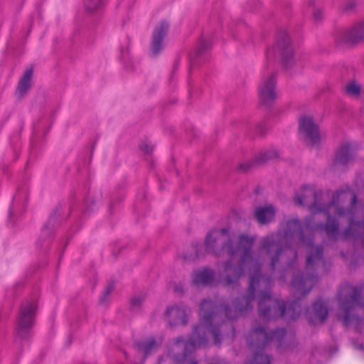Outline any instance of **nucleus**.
Segmentation results:
<instances>
[{
	"label": "nucleus",
	"instance_id": "obj_27",
	"mask_svg": "<svg viewBox=\"0 0 364 364\" xmlns=\"http://www.w3.org/2000/svg\"><path fill=\"white\" fill-rule=\"evenodd\" d=\"M183 341V338H178L176 340V344L179 345L181 342Z\"/></svg>",
	"mask_w": 364,
	"mask_h": 364
},
{
	"label": "nucleus",
	"instance_id": "obj_3",
	"mask_svg": "<svg viewBox=\"0 0 364 364\" xmlns=\"http://www.w3.org/2000/svg\"><path fill=\"white\" fill-rule=\"evenodd\" d=\"M199 315L200 323L195 327L188 341L185 343L184 361L186 360L188 353H191L197 348L205 346L209 333L212 334L214 343L219 344L220 342L219 328L223 330L229 326L225 321L220 323V318L217 313V307L211 300L205 299L202 301Z\"/></svg>",
	"mask_w": 364,
	"mask_h": 364
},
{
	"label": "nucleus",
	"instance_id": "obj_11",
	"mask_svg": "<svg viewBox=\"0 0 364 364\" xmlns=\"http://www.w3.org/2000/svg\"><path fill=\"white\" fill-rule=\"evenodd\" d=\"M168 29L169 23L166 21H161L155 26L151 41V51L154 55H157L163 49L164 41Z\"/></svg>",
	"mask_w": 364,
	"mask_h": 364
},
{
	"label": "nucleus",
	"instance_id": "obj_26",
	"mask_svg": "<svg viewBox=\"0 0 364 364\" xmlns=\"http://www.w3.org/2000/svg\"><path fill=\"white\" fill-rule=\"evenodd\" d=\"M261 157H262V160L264 161L272 158V156H266L265 154H261Z\"/></svg>",
	"mask_w": 364,
	"mask_h": 364
},
{
	"label": "nucleus",
	"instance_id": "obj_21",
	"mask_svg": "<svg viewBox=\"0 0 364 364\" xmlns=\"http://www.w3.org/2000/svg\"><path fill=\"white\" fill-rule=\"evenodd\" d=\"M102 0H85L86 9L90 11H93L102 5Z\"/></svg>",
	"mask_w": 364,
	"mask_h": 364
},
{
	"label": "nucleus",
	"instance_id": "obj_15",
	"mask_svg": "<svg viewBox=\"0 0 364 364\" xmlns=\"http://www.w3.org/2000/svg\"><path fill=\"white\" fill-rule=\"evenodd\" d=\"M276 210L272 205L257 207L254 210V216L260 225L271 223L275 217Z\"/></svg>",
	"mask_w": 364,
	"mask_h": 364
},
{
	"label": "nucleus",
	"instance_id": "obj_28",
	"mask_svg": "<svg viewBox=\"0 0 364 364\" xmlns=\"http://www.w3.org/2000/svg\"><path fill=\"white\" fill-rule=\"evenodd\" d=\"M349 235V230H346V232L343 234V235L342 237H347Z\"/></svg>",
	"mask_w": 364,
	"mask_h": 364
},
{
	"label": "nucleus",
	"instance_id": "obj_20",
	"mask_svg": "<svg viewBox=\"0 0 364 364\" xmlns=\"http://www.w3.org/2000/svg\"><path fill=\"white\" fill-rule=\"evenodd\" d=\"M343 92L347 97L357 100L361 94V86L355 81L349 82L344 86Z\"/></svg>",
	"mask_w": 364,
	"mask_h": 364
},
{
	"label": "nucleus",
	"instance_id": "obj_16",
	"mask_svg": "<svg viewBox=\"0 0 364 364\" xmlns=\"http://www.w3.org/2000/svg\"><path fill=\"white\" fill-rule=\"evenodd\" d=\"M275 55H281L283 60L287 63L289 58L293 55V50L290 43V38L287 35H284L279 39L273 48Z\"/></svg>",
	"mask_w": 364,
	"mask_h": 364
},
{
	"label": "nucleus",
	"instance_id": "obj_9",
	"mask_svg": "<svg viewBox=\"0 0 364 364\" xmlns=\"http://www.w3.org/2000/svg\"><path fill=\"white\" fill-rule=\"evenodd\" d=\"M316 282L317 277L313 274L294 275L291 281V287L298 296H305Z\"/></svg>",
	"mask_w": 364,
	"mask_h": 364
},
{
	"label": "nucleus",
	"instance_id": "obj_32",
	"mask_svg": "<svg viewBox=\"0 0 364 364\" xmlns=\"http://www.w3.org/2000/svg\"><path fill=\"white\" fill-rule=\"evenodd\" d=\"M205 41L203 39H202L200 42V46H203V44H205Z\"/></svg>",
	"mask_w": 364,
	"mask_h": 364
},
{
	"label": "nucleus",
	"instance_id": "obj_7",
	"mask_svg": "<svg viewBox=\"0 0 364 364\" xmlns=\"http://www.w3.org/2000/svg\"><path fill=\"white\" fill-rule=\"evenodd\" d=\"M258 95L260 102L264 105H270L274 102L277 96L274 74L262 79L258 87Z\"/></svg>",
	"mask_w": 364,
	"mask_h": 364
},
{
	"label": "nucleus",
	"instance_id": "obj_2",
	"mask_svg": "<svg viewBox=\"0 0 364 364\" xmlns=\"http://www.w3.org/2000/svg\"><path fill=\"white\" fill-rule=\"evenodd\" d=\"M255 240V236L242 234L238 237L237 243L234 244L228 231L224 228L213 230L206 235L205 247L208 253L218 257L227 255L230 259L225 263V285H237L239 279L247 271L250 275L247 295L235 301L232 308L225 307V316L230 320L251 309L258 290L261 291L258 302L261 318L267 321L277 318H283L287 321L294 320L299 316L301 311L299 301L284 302L273 299L269 292L266 291L270 287L271 280L260 274L261 259L269 260L272 270H274L277 265L282 262L279 261L272 267L269 257L261 253V247L258 258L254 257L252 247ZM262 244L261 242L260 246Z\"/></svg>",
	"mask_w": 364,
	"mask_h": 364
},
{
	"label": "nucleus",
	"instance_id": "obj_24",
	"mask_svg": "<svg viewBox=\"0 0 364 364\" xmlns=\"http://www.w3.org/2000/svg\"><path fill=\"white\" fill-rule=\"evenodd\" d=\"M192 249H193V250H196L195 255H190V256L184 255V259L186 260L195 259L196 258H198L199 257V255H198V250H196V247H193Z\"/></svg>",
	"mask_w": 364,
	"mask_h": 364
},
{
	"label": "nucleus",
	"instance_id": "obj_12",
	"mask_svg": "<svg viewBox=\"0 0 364 364\" xmlns=\"http://www.w3.org/2000/svg\"><path fill=\"white\" fill-rule=\"evenodd\" d=\"M166 321L170 326L187 323V311L185 307L173 306L167 309L165 316Z\"/></svg>",
	"mask_w": 364,
	"mask_h": 364
},
{
	"label": "nucleus",
	"instance_id": "obj_33",
	"mask_svg": "<svg viewBox=\"0 0 364 364\" xmlns=\"http://www.w3.org/2000/svg\"><path fill=\"white\" fill-rule=\"evenodd\" d=\"M353 6H354V3H351L350 4V8H346V10H349V9H352Z\"/></svg>",
	"mask_w": 364,
	"mask_h": 364
},
{
	"label": "nucleus",
	"instance_id": "obj_34",
	"mask_svg": "<svg viewBox=\"0 0 364 364\" xmlns=\"http://www.w3.org/2000/svg\"><path fill=\"white\" fill-rule=\"evenodd\" d=\"M230 330L232 331V333L234 334V328H233L232 326L230 325Z\"/></svg>",
	"mask_w": 364,
	"mask_h": 364
},
{
	"label": "nucleus",
	"instance_id": "obj_8",
	"mask_svg": "<svg viewBox=\"0 0 364 364\" xmlns=\"http://www.w3.org/2000/svg\"><path fill=\"white\" fill-rule=\"evenodd\" d=\"M36 310V304L34 301L22 305L18 320V333L21 337L23 336L24 331L33 326Z\"/></svg>",
	"mask_w": 364,
	"mask_h": 364
},
{
	"label": "nucleus",
	"instance_id": "obj_4",
	"mask_svg": "<svg viewBox=\"0 0 364 364\" xmlns=\"http://www.w3.org/2000/svg\"><path fill=\"white\" fill-rule=\"evenodd\" d=\"M285 334L284 328L269 332L263 328L254 326L247 338L248 345L253 350L252 358L247 364H270V357L264 353V349L271 341L280 343Z\"/></svg>",
	"mask_w": 364,
	"mask_h": 364
},
{
	"label": "nucleus",
	"instance_id": "obj_19",
	"mask_svg": "<svg viewBox=\"0 0 364 364\" xmlns=\"http://www.w3.org/2000/svg\"><path fill=\"white\" fill-rule=\"evenodd\" d=\"M32 75V68H28L25 70L23 75L18 82L17 88V92L19 95H23L30 88Z\"/></svg>",
	"mask_w": 364,
	"mask_h": 364
},
{
	"label": "nucleus",
	"instance_id": "obj_22",
	"mask_svg": "<svg viewBox=\"0 0 364 364\" xmlns=\"http://www.w3.org/2000/svg\"><path fill=\"white\" fill-rule=\"evenodd\" d=\"M314 18L316 21H320L323 17V11L319 8H314L313 11Z\"/></svg>",
	"mask_w": 364,
	"mask_h": 364
},
{
	"label": "nucleus",
	"instance_id": "obj_14",
	"mask_svg": "<svg viewBox=\"0 0 364 364\" xmlns=\"http://www.w3.org/2000/svg\"><path fill=\"white\" fill-rule=\"evenodd\" d=\"M328 314L326 304L319 300L314 303L312 311L307 312V318L311 323H323Z\"/></svg>",
	"mask_w": 364,
	"mask_h": 364
},
{
	"label": "nucleus",
	"instance_id": "obj_13",
	"mask_svg": "<svg viewBox=\"0 0 364 364\" xmlns=\"http://www.w3.org/2000/svg\"><path fill=\"white\" fill-rule=\"evenodd\" d=\"M215 271L210 268L204 267L193 272L192 283L196 286L211 285L215 280Z\"/></svg>",
	"mask_w": 364,
	"mask_h": 364
},
{
	"label": "nucleus",
	"instance_id": "obj_6",
	"mask_svg": "<svg viewBox=\"0 0 364 364\" xmlns=\"http://www.w3.org/2000/svg\"><path fill=\"white\" fill-rule=\"evenodd\" d=\"M299 130L300 137L307 146L318 147L321 144L323 136L311 117L304 116L300 118Z\"/></svg>",
	"mask_w": 364,
	"mask_h": 364
},
{
	"label": "nucleus",
	"instance_id": "obj_17",
	"mask_svg": "<svg viewBox=\"0 0 364 364\" xmlns=\"http://www.w3.org/2000/svg\"><path fill=\"white\" fill-rule=\"evenodd\" d=\"M346 41L357 43L364 41V20L355 23L345 34Z\"/></svg>",
	"mask_w": 364,
	"mask_h": 364
},
{
	"label": "nucleus",
	"instance_id": "obj_10",
	"mask_svg": "<svg viewBox=\"0 0 364 364\" xmlns=\"http://www.w3.org/2000/svg\"><path fill=\"white\" fill-rule=\"evenodd\" d=\"M353 162V154L349 144H343L336 151L332 162L334 170L344 171Z\"/></svg>",
	"mask_w": 364,
	"mask_h": 364
},
{
	"label": "nucleus",
	"instance_id": "obj_31",
	"mask_svg": "<svg viewBox=\"0 0 364 364\" xmlns=\"http://www.w3.org/2000/svg\"><path fill=\"white\" fill-rule=\"evenodd\" d=\"M359 180H363V183L362 184V186L364 188V174L359 178Z\"/></svg>",
	"mask_w": 364,
	"mask_h": 364
},
{
	"label": "nucleus",
	"instance_id": "obj_1",
	"mask_svg": "<svg viewBox=\"0 0 364 364\" xmlns=\"http://www.w3.org/2000/svg\"><path fill=\"white\" fill-rule=\"evenodd\" d=\"M323 194L317 192L312 186H304L296 192L294 202L301 206L308 205L311 216L306 218L305 226L296 218L284 220L279 225L276 233L266 235L262 239L261 253L269 257L272 266L278 262L290 267L297 259V252L291 247L305 248L306 257V271H315L320 264H323V247L314 246L311 235L323 229L328 238L338 239V223L335 217H348L349 227L354 225L352 214L355 203L356 196L350 190L336 191L328 205H323Z\"/></svg>",
	"mask_w": 364,
	"mask_h": 364
},
{
	"label": "nucleus",
	"instance_id": "obj_18",
	"mask_svg": "<svg viewBox=\"0 0 364 364\" xmlns=\"http://www.w3.org/2000/svg\"><path fill=\"white\" fill-rule=\"evenodd\" d=\"M135 348L140 354L146 358L157 348V345L154 338H150L144 341L138 342L136 343Z\"/></svg>",
	"mask_w": 364,
	"mask_h": 364
},
{
	"label": "nucleus",
	"instance_id": "obj_25",
	"mask_svg": "<svg viewBox=\"0 0 364 364\" xmlns=\"http://www.w3.org/2000/svg\"><path fill=\"white\" fill-rule=\"evenodd\" d=\"M141 299L139 297H135L132 299V307L138 306L141 304Z\"/></svg>",
	"mask_w": 364,
	"mask_h": 364
},
{
	"label": "nucleus",
	"instance_id": "obj_23",
	"mask_svg": "<svg viewBox=\"0 0 364 364\" xmlns=\"http://www.w3.org/2000/svg\"><path fill=\"white\" fill-rule=\"evenodd\" d=\"M140 147L141 149L145 153H150L153 150V147L146 142L142 143Z\"/></svg>",
	"mask_w": 364,
	"mask_h": 364
},
{
	"label": "nucleus",
	"instance_id": "obj_30",
	"mask_svg": "<svg viewBox=\"0 0 364 364\" xmlns=\"http://www.w3.org/2000/svg\"><path fill=\"white\" fill-rule=\"evenodd\" d=\"M111 291H112V287H109V288L107 289L106 294H109L111 292Z\"/></svg>",
	"mask_w": 364,
	"mask_h": 364
},
{
	"label": "nucleus",
	"instance_id": "obj_29",
	"mask_svg": "<svg viewBox=\"0 0 364 364\" xmlns=\"http://www.w3.org/2000/svg\"><path fill=\"white\" fill-rule=\"evenodd\" d=\"M187 364H198L196 360H189Z\"/></svg>",
	"mask_w": 364,
	"mask_h": 364
},
{
	"label": "nucleus",
	"instance_id": "obj_5",
	"mask_svg": "<svg viewBox=\"0 0 364 364\" xmlns=\"http://www.w3.org/2000/svg\"><path fill=\"white\" fill-rule=\"evenodd\" d=\"M362 288L349 284L341 287L338 294L339 309L338 318L344 326H348L354 318L353 310L357 306L364 308V298H362Z\"/></svg>",
	"mask_w": 364,
	"mask_h": 364
}]
</instances>
